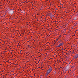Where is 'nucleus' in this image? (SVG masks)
Here are the masks:
<instances>
[{"instance_id": "1", "label": "nucleus", "mask_w": 78, "mask_h": 78, "mask_svg": "<svg viewBox=\"0 0 78 78\" xmlns=\"http://www.w3.org/2000/svg\"><path fill=\"white\" fill-rule=\"evenodd\" d=\"M52 70V68L51 67H50V68L48 69L47 71V73H46V76H48V75L51 72V71Z\"/></svg>"}, {"instance_id": "2", "label": "nucleus", "mask_w": 78, "mask_h": 78, "mask_svg": "<svg viewBox=\"0 0 78 78\" xmlns=\"http://www.w3.org/2000/svg\"><path fill=\"white\" fill-rule=\"evenodd\" d=\"M49 16H50V17H52L53 16V15H52V14L51 13H50L49 14Z\"/></svg>"}, {"instance_id": "3", "label": "nucleus", "mask_w": 78, "mask_h": 78, "mask_svg": "<svg viewBox=\"0 0 78 78\" xmlns=\"http://www.w3.org/2000/svg\"><path fill=\"white\" fill-rule=\"evenodd\" d=\"M78 58V54H76L75 56V59H76L77 58Z\"/></svg>"}, {"instance_id": "4", "label": "nucleus", "mask_w": 78, "mask_h": 78, "mask_svg": "<svg viewBox=\"0 0 78 78\" xmlns=\"http://www.w3.org/2000/svg\"><path fill=\"white\" fill-rule=\"evenodd\" d=\"M64 45V43L62 42L61 43H60L59 44V45L60 46H61V45Z\"/></svg>"}, {"instance_id": "5", "label": "nucleus", "mask_w": 78, "mask_h": 78, "mask_svg": "<svg viewBox=\"0 0 78 78\" xmlns=\"http://www.w3.org/2000/svg\"><path fill=\"white\" fill-rule=\"evenodd\" d=\"M22 12L23 14H25V11H23Z\"/></svg>"}, {"instance_id": "6", "label": "nucleus", "mask_w": 78, "mask_h": 78, "mask_svg": "<svg viewBox=\"0 0 78 78\" xmlns=\"http://www.w3.org/2000/svg\"><path fill=\"white\" fill-rule=\"evenodd\" d=\"M27 47H29V48H30V45H28Z\"/></svg>"}, {"instance_id": "7", "label": "nucleus", "mask_w": 78, "mask_h": 78, "mask_svg": "<svg viewBox=\"0 0 78 78\" xmlns=\"http://www.w3.org/2000/svg\"><path fill=\"white\" fill-rule=\"evenodd\" d=\"M60 47L59 44L58 45V46H57L56 47Z\"/></svg>"}, {"instance_id": "8", "label": "nucleus", "mask_w": 78, "mask_h": 78, "mask_svg": "<svg viewBox=\"0 0 78 78\" xmlns=\"http://www.w3.org/2000/svg\"><path fill=\"white\" fill-rule=\"evenodd\" d=\"M7 11H9V9H7Z\"/></svg>"}, {"instance_id": "9", "label": "nucleus", "mask_w": 78, "mask_h": 78, "mask_svg": "<svg viewBox=\"0 0 78 78\" xmlns=\"http://www.w3.org/2000/svg\"><path fill=\"white\" fill-rule=\"evenodd\" d=\"M12 13H13L14 12V11H12Z\"/></svg>"}, {"instance_id": "10", "label": "nucleus", "mask_w": 78, "mask_h": 78, "mask_svg": "<svg viewBox=\"0 0 78 78\" xmlns=\"http://www.w3.org/2000/svg\"><path fill=\"white\" fill-rule=\"evenodd\" d=\"M14 78H16V76H14Z\"/></svg>"}, {"instance_id": "11", "label": "nucleus", "mask_w": 78, "mask_h": 78, "mask_svg": "<svg viewBox=\"0 0 78 78\" xmlns=\"http://www.w3.org/2000/svg\"><path fill=\"white\" fill-rule=\"evenodd\" d=\"M59 37H61V36H60Z\"/></svg>"}, {"instance_id": "12", "label": "nucleus", "mask_w": 78, "mask_h": 78, "mask_svg": "<svg viewBox=\"0 0 78 78\" xmlns=\"http://www.w3.org/2000/svg\"><path fill=\"white\" fill-rule=\"evenodd\" d=\"M55 45V44H53V45Z\"/></svg>"}, {"instance_id": "13", "label": "nucleus", "mask_w": 78, "mask_h": 78, "mask_svg": "<svg viewBox=\"0 0 78 78\" xmlns=\"http://www.w3.org/2000/svg\"><path fill=\"white\" fill-rule=\"evenodd\" d=\"M67 54H69V53H68Z\"/></svg>"}, {"instance_id": "14", "label": "nucleus", "mask_w": 78, "mask_h": 78, "mask_svg": "<svg viewBox=\"0 0 78 78\" xmlns=\"http://www.w3.org/2000/svg\"><path fill=\"white\" fill-rule=\"evenodd\" d=\"M67 54H69V53H68Z\"/></svg>"}]
</instances>
